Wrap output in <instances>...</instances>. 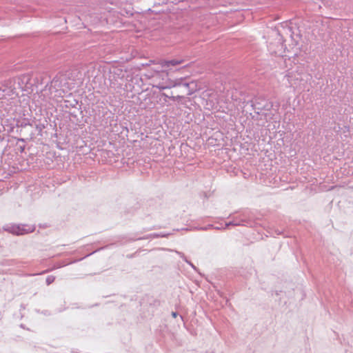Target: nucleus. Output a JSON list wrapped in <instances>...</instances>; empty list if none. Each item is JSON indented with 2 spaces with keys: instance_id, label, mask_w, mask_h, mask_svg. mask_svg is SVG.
Masks as SVG:
<instances>
[{
  "instance_id": "7ed1b4c3",
  "label": "nucleus",
  "mask_w": 353,
  "mask_h": 353,
  "mask_svg": "<svg viewBox=\"0 0 353 353\" xmlns=\"http://www.w3.org/2000/svg\"><path fill=\"white\" fill-rule=\"evenodd\" d=\"M159 89L161 90H164L166 88V87H164V86H161V87H158Z\"/></svg>"
},
{
  "instance_id": "f03ea898",
  "label": "nucleus",
  "mask_w": 353,
  "mask_h": 353,
  "mask_svg": "<svg viewBox=\"0 0 353 353\" xmlns=\"http://www.w3.org/2000/svg\"><path fill=\"white\" fill-rule=\"evenodd\" d=\"M172 316L174 318H176V316H177V313H176V312H173L172 313Z\"/></svg>"
},
{
  "instance_id": "f257e3e1",
  "label": "nucleus",
  "mask_w": 353,
  "mask_h": 353,
  "mask_svg": "<svg viewBox=\"0 0 353 353\" xmlns=\"http://www.w3.org/2000/svg\"><path fill=\"white\" fill-rule=\"evenodd\" d=\"M183 60L172 59L170 61H165L162 63L163 67H169L170 65L175 66L183 63Z\"/></svg>"
}]
</instances>
